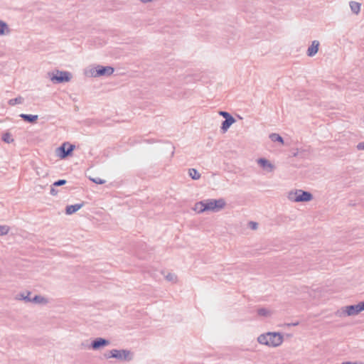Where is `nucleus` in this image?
I'll return each mask as SVG.
<instances>
[{
    "label": "nucleus",
    "mask_w": 364,
    "mask_h": 364,
    "mask_svg": "<svg viewBox=\"0 0 364 364\" xmlns=\"http://www.w3.org/2000/svg\"><path fill=\"white\" fill-rule=\"evenodd\" d=\"M157 150V142L154 144H148L145 149V160L147 163H150L154 159V149Z\"/></svg>",
    "instance_id": "9"
},
{
    "label": "nucleus",
    "mask_w": 364,
    "mask_h": 364,
    "mask_svg": "<svg viewBox=\"0 0 364 364\" xmlns=\"http://www.w3.org/2000/svg\"><path fill=\"white\" fill-rule=\"evenodd\" d=\"M319 41L317 40H314L311 42V46L308 48L306 54L309 57L314 56L318 50L319 47Z\"/></svg>",
    "instance_id": "11"
},
{
    "label": "nucleus",
    "mask_w": 364,
    "mask_h": 364,
    "mask_svg": "<svg viewBox=\"0 0 364 364\" xmlns=\"http://www.w3.org/2000/svg\"><path fill=\"white\" fill-rule=\"evenodd\" d=\"M194 210L198 213H201L205 211L204 200L198 202L195 204Z\"/></svg>",
    "instance_id": "21"
},
{
    "label": "nucleus",
    "mask_w": 364,
    "mask_h": 364,
    "mask_svg": "<svg viewBox=\"0 0 364 364\" xmlns=\"http://www.w3.org/2000/svg\"><path fill=\"white\" fill-rule=\"evenodd\" d=\"M11 33L9 25L4 20L0 19V36H9Z\"/></svg>",
    "instance_id": "12"
},
{
    "label": "nucleus",
    "mask_w": 364,
    "mask_h": 364,
    "mask_svg": "<svg viewBox=\"0 0 364 364\" xmlns=\"http://www.w3.org/2000/svg\"><path fill=\"white\" fill-rule=\"evenodd\" d=\"M235 122V118L231 116L230 117H226L225 121L223 122L221 129L223 132H225L228 131V129L230 128V127Z\"/></svg>",
    "instance_id": "14"
},
{
    "label": "nucleus",
    "mask_w": 364,
    "mask_h": 364,
    "mask_svg": "<svg viewBox=\"0 0 364 364\" xmlns=\"http://www.w3.org/2000/svg\"><path fill=\"white\" fill-rule=\"evenodd\" d=\"M91 180L94 183H97V184H102V183H105V181H106L105 178H91Z\"/></svg>",
    "instance_id": "29"
},
{
    "label": "nucleus",
    "mask_w": 364,
    "mask_h": 364,
    "mask_svg": "<svg viewBox=\"0 0 364 364\" xmlns=\"http://www.w3.org/2000/svg\"><path fill=\"white\" fill-rule=\"evenodd\" d=\"M2 140L8 144H12L15 142L13 135L9 132H6L2 135Z\"/></svg>",
    "instance_id": "17"
},
{
    "label": "nucleus",
    "mask_w": 364,
    "mask_h": 364,
    "mask_svg": "<svg viewBox=\"0 0 364 364\" xmlns=\"http://www.w3.org/2000/svg\"><path fill=\"white\" fill-rule=\"evenodd\" d=\"M269 138L271 139V140L272 141H278L282 144L284 143V140H283L282 137L280 135H279L278 134H276V133L271 134L269 135Z\"/></svg>",
    "instance_id": "25"
},
{
    "label": "nucleus",
    "mask_w": 364,
    "mask_h": 364,
    "mask_svg": "<svg viewBox=\"0 0 364 364\" xmlns=\"http://www.w3.org/2000/svg\"><path fill=\"white\" fill-rule=\"evenodd\" d=\"M287 198L292 202H308L312 200L313 196L309 192L297 189L289 192Z\"/></svg>",
    "instance_id": "1"
},
{
    "label": "nucleus",
    "mask_w": 364,
    "mask_h": 364,
    "mask_svg": "<svg viewBox=\"0 0 364 364\" xmlns=\"http://www.w3.org/2000/svg\"><path fill=\"white\" fill-rule=\"evenodd\" d=\"M11 231L9 226L6 225H0V236L7 235Z\"/></svg>",
    "instance_id": "24"
},
{
    "label": "nucleus",
    "mask_w": 364,
    "mask_h": 364,
    "mask_svg": "<svg viewBox=\"0 0 364 364\" xmlns=\"http://www.w3.org/2000/svg\"><path fill=\"white\" fill-rule=\"evenodd\" d=\"M83 203H79L74 205H68L66 207L65 213L67 215H72L79 211L83 207Z\"/></svg>",
    "instance_id": "13"
},
{
    "label": "nucleus",
    "mask_w": 364,
    "mask_h": 364,
    "mask_svg": "<svg viewBox=\"0 0 364 364\" xmlns=\"http://www.w3.org/2000/svg\"><path fill=\"white\" fill-rule=\"evenodd\" d=\"M291 324H288V326H290ZM291 325L295 326L296 323H292Z\"/></svg>",
    "instance_id": "34"
},
{
    "label": "nucleus",
    "mask_w": 364,
    "mask_h": 364,
    "mask_svg": "<svg viewBox=\"0 0 364 364\" xmlns=\"http://www.w3.org/2000/svg\"><path fill=\"white\" fill-rule=\"evenodd\" d=\"M259 343L268 346L269 347L276 348V347L279 346L282 343Z\"/></svg>",
    "instance_id": "30"
},
{
    "label": "nucleus",
    "mask_w": 364,
    "mask_h": 364,
    "mask_svg": "<svg viewBox=\"0 0 364 364\" xmlns=\"http://www.w3.org/2000/svg\"><path fill=\"white\" fill-rule=\"evenodd\" d=\"M73 78L70 73L64 70H57L50 74V80L53 83H65L69 82Z\"/></svg>",
    "instance_id": "3"
},
{
    "label": "nucleus",
    "mask_w": 364,
    "mask_h": 364,
    "mask_svg": "<svg viewBox=\"0 0 364 364\" xmlns=\"http://www.w3.org/2000/svg\"><path fill=\"white\" fill-rule=\"evenodd\" d=\"M291 338V336L289 333L282 334L277 332H267L258 336L257 341H274L275 339L278 341H283Z\"/></svg>",
    "instance_id": "4"
},
{
    "label": "nucleus",
    "mask_w": 364,
    "mask_h": 364,
    "mask_svg": "<svg viewBox=\"0 0 364 364\" xmlns=\"http://www.w3.org/2000/svg\"><path fill=\"white\" fill-rule=\"evenodd\" d=\"M258 314L260 316H267L269 315V311L266 309H259L258 310Z\"/></svg>",
    "instance_id": "28"
},
{
    "label": "nucleus",
    "mask_w": 364,
    "mask_h": 364,
    "mask_svg": "<svg viewBox=\"0 0 364 364\" xmlns=\"http://www.w3.org/2000/svg\"><path fill=\"white\" fill-rule=\"evenodd\" d=\"M364 311V301L360 302L355 305H349L343 307L338 311L340 316H356L361 311Z\"/></svg>",
    "instance_id": "5"
},
{
    "label": "nucleus",
    "mask_w": 364,
    "mask_h": 364,
    "mask_svg": "<svg viewBox=\"0 0 364 364\" xmlns=\"http://www.w3.org/2000/svg\"><path fill=\"white\" fill-rule=\"evenodd\" d=\"M114 72V69L111 66H97L90 69L85 74L91 77H98L104 75H111Z\"/></svg>",
    "instance_id": "2"
},
{
    "label": "nucleus",
    "mask_w": 364,
    "mask_h": 364,
    "mask_svg": "<svg viewBox=\"0 0 364 364\" xmlns=\"http://www.w3.org/2000/svg\"><path fill=\"white\" fill-rule=\"evenodd\" d=\"M248 226L252 230H257L258 228V223H256V222H254V221H250L248 223Z\"/></svg>",
    "instance_id": "27"
},
{
    "label": "nucleus",
    "mask_w": 364,
    "mask_h": 364,
    "mask_svg": "<svg viewBox=\"0 0 364 364\" xmlns=\"http://www.w3.org/2000/svg\"><path fill=\"white\" fill-rule=\"evenodd\" d=\"M20 116H21V117H22L23 119H25L26 121H27L28 122H33L36 121L38 118V116L36 114H21Z\"/></svg>",
    "instance_id": "20"
},
{
    "label": "nucleus",
    "mask_w": 364,
    "mask_h": 364,
    "mask_svg": "<svg viewBox=\"0 0 364 364\" xmlns=\"http://www.w3.org/2000/svg\"><path fill=\"white\" fill-rule=\"evenodd\" d=\"M357 149L358 150H364V142H360L358 144Z\"/></svg>",
    "instance_id": "33"
},
{
    "label": "nucleus",
    "mask_w": 364,
    "mask_h": 364,
    "mask_svg": "<svg viewBox=\"0 0 364 364\" xmlns=\"http://www.w3.org/2000/svg\"><path fill=\"white\" fill-rule=\"evenodd\" d=\"M65 183H66V181L64 179H62V180H59V181L55 182L53 183V185L55 186H59L65 185Z\"/></svg>",
    "instance_id": "32"
},
{
    "label": "nucleus",
    "mask_w": 364,
    "mask_h": 364,
    "mask_svg": "<svg viewBox=\"0 0 364 364\" xmlns=\"http://www.w3.org/2000/svg\"><path fill=\"white\" fill-rule=\"evenodd\" d=\"M75 146L68 142L63 143L60 146L55 149V155L60 159H64L71 156Z\"/></svg>",
    "instance_id": "6"
},
{
    "label": "nucleus",
    "mask_w": 364,
    "mask_h": 364,
    "mask_svg": "<svg viewBox=\"0 0 364 364\" xmlns=\"http://www.w3.org/2000/svg\"><path fill=\"white\" fill-rule=\"evenodd\" d=\"M219 114L220 116L223 117L225 118V119H226V117H230L232 116L230 113L225 112V111H220Z\"/></svg>",
    "instance_id": "31"
},
{
    "label": "nucleus",
    "mask_w": 364,
    "mask_h": 364,
    "mask_svg": "<svg viewBox=\"0 0 364 364\" xmlns=\"http://www.w3.org/2000/svg\"><path fill=\"white\" fill-rule=\"evenodd\" d=\"M31 301L36 304H46L48 303V299L45 296L36 295L33 299H31Z\"/></svg>",
    "instance_id": "18"
},
{
    "label": "nucleus",
    "mask_w": 364,
    "mask_h": 364,
    "mask_svg": "<svg viewBox=\"0 0 364 364\" xmlns=\"http://www.w3.org/2000/svg\"><path fill=\"white\" fill-rule=\"evenodd\" d=\"M107 343H92V344L88 347L90 349L97 350L101 347L105 346Z\"/></svg>",
    "instance_id": "26"
},
{
    "label": "nucleus",
    "mask_w": 364,
    "mask_h": 364,
    "mask_svg": "<svg viewBox=\"0 0 364 364\" xmlns=\"http://www.w3.org/2000/svg\"><path fill=\"white\" fill-rule=\"evenodd\" d=\"M257 164L267 172H272L274 169V165L266 159H259Z\"/></svg>",
    "instance_id": "10"
},
{
    "label": "nucleus",
    "mask_w": 364,
    "mask_h": 364,
    "mask_svg": "<svg viewBox=\"0 0 364 364\" xmlns=\"http://www.w3.org/2000/svg\"><path fill=\"white\" fill-rule=\"evenodd\" d=\"M110 356L119 360L131 359V353L126 350H112L110 351Z\"/></svg>",
    "instance_id": "8"
},
{
    "label": "nucleus",
    "mask_w": 364,
    "mask_h": 364,
    "mask_svg": "<svg viewBox=\"0 0 364 364\" xmlns=\"http://www.w3.org/2000/svg\"><path fill=\"white\" fill-rule=\"evenodd\" d=\"M31 293L30 291H24L18 295L17 299L19 301H24L26 302L31 301Z\"/></svg>",
    "instance_id": "15"
},
{
    "label": "nucleus",
    "mask_w": 364,
    "mask_h": 364,
    "mask_svg": "<svg viewBox=\"0 0 364 364\" xmlns=\"http://www.w3.org/2000/svg\"><path fill=\"white\" fill-rule=\"evenodd\" d=\"M163 150L169 155V157H172L174 154V146L171 143H165L163 146Z\"/></svg>",
    "instance_id": "16"
},
{
    "label": "nucleus",
    "mask_w": 364,
    "mask_h": 364,
    "mask_svg": "<svg viewBox=\"0 0 364 364\" xmlns=\"http://www.w3.org/2000/svg\"><path fill=\"white\" fill-rule=\"evenodd\" d=\"M360 4L356 1H350V7L353 13L355 14H358L360 11Z\"/></svg>",
    "instance_id": "19"
},
{
    "label": "nucleus",
    "mask_w": 364,
    "mask_h": 364,
    "mask_svg": "<svg viewBox=\"0 0 364 364\" xmlns=\"http://www.w3.org/2000/svg\"><path fill=\"white\" fill-rule=\"evenodd\" d=\"M165 279L166 281L171 282L172 284H175L178 281V278L176 274L169 272L165 275Z\"/></svg>",
    "instance_id": "23"
},
{
    "label": "nucleus",
    "mask_w": 364,
    "mask_h": 364,
    "mask_svg": "<svg viewBox=\"0 0 364 364\" xmlns=\"http://www.w3.org/2000/svg\"><path fill=\"white\" fill-rule=\"evenodd\" d=\"M188 175L193 180H198L200 178V173L195 168H190Z\"/></svg>",
    "instance_id": "22"
},
{
    "label": "nucleus",
    "mask_w": 364,
    "mask_h": 364,
    "mask_svg": "<svg viewBox=\"0 0 364 364\" xmlns=\"http://www.w3.org/2000/svg\"><path fill=\"white\" fill-rule=\"evenodd\" d=\"M205 211L218 212L225 206V201L223 198L218 200H204Z\"/></svg>",
    "instance_id": "7"
}]
</instances>
